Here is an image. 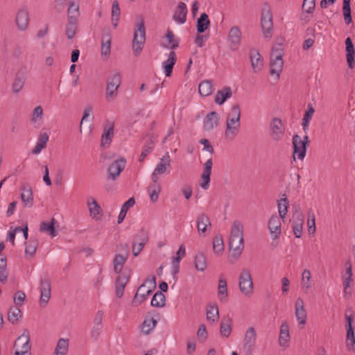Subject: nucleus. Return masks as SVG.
Segmentation results:
<instances>
[{"label": "nucleus", "mask_w": 355, "mask_h": 355, "mask_svg": "<svg viewBox=\"0 0 355 355\" xmlns=\"http://www.w3.org/2000/svg\"><path fill=\"white\" fill-rule=\"evenodd\" d=\"M243 249V225L241 221L236 220L232 223L229 238V258L232 263L238 261Z\"/></svg>", "instance_id": "1"}, {"label": "nucleus", "mask_w": 355, "mask_h": 355, "mask_svg": "<svg viewBox=\"0 0 355 355\" xmlns=\"http://www.w3.org/2000/svg\"><path fill=\"white\" fill-rule=\"evenodd\" d=\"M241 110L238 105L232 107L226 121L225 136L227 140H233L239 134L241 126Z\"/></svg>", "instance_id": "2"}, {"label": "nucleus", "mask_w": 355, "mask_h": 355, "mask_svg": "<svg viewBox=\"0 0 355 355\" xmlns=\"http://www.w3.org/2000/svg\"><path fill=\"white\" fill-rule=\"evenodd\" d=\"M283 55V46L282 44H277V46H274L272 49L270 64V74L271 76H275L277 78L279 77L284 65Z\"/></svg>", "instance_id": "3"}, {"label": "nucleus", "mask_w": 355, "mask_h": 355, "mask_svg": "<svg viewBox=\"0 0 355 355\" xmlns=\"http://www.w3.org/2000/svg\"><path fill=\"white\" fill-rule=\"evenodd\" d=\"M155 279V276L146 279L144 283L139 287L132 302L133 306H137L146 300L156 286Z\"/></svg>", "instance_id": "4"}, {"label": "nucleus", "mask_w": 355, "mask_h": 355, "mask_svg": "<svg viewBox=\"0 0 355 355\" xmlns=\"http://www.w3.org/2000/svg\"><path fill=\"white\" fill-rule=\"evenodd\" d=\"M146 40V32L144 21L141 17L139 21L137 22L135 26V31L134 33V37L132 40V49L135 55L140 54Z\"/></svg>", "instance_id": "5"}, {"label": "nucleus", "mask_w": 355, "mask_h": 355, "mask_svg": "<svg viewBox=\"0 0 355 355\" xmlns=\"http://www.w3.org/2000/svg\"><path fill=\"white\" fill-rule=\"evenodd\" d=\"M261 25L263 37L270 39L272 36L273 22L270 8L268 3H264L262 8Z\"/></svg>", "instance_id": "6"}, {"label": "nucleus", "mask_w": 355, "mask_h": 355, "mask_svg": "<svg viewBox=\"0 0 355 355\" xmlns=\"http://www.w3.org/2000/svg\"><path fill=\"white\" fill-rule=\"evenodd\" d=\"M239 286L241 293L246 297H250L253 293V282L250 271L243 268L239 277Z\"/></svg>", "instance_id": "7"}, {"label": "nucleus", "mask_w": 355, "mask_h": 355, "mask_svg": "<svg viewBox=\"0 0 355 355\" xmlns=\"http://www.w3.org/2000/svg\"><path fill=\"white\" fill-rule=\"evenodd\" d=\"M270 135L272 140L279 141L284 136V128L282 121L278 118H273L270 123Z\"/></svg>", "instance_id": "8"}, {"label": "nucleus", "mask_w": 355, "mask_h": 355, "mask_svg": "<svg viewBox=\"0 0 355 355\" xmlns=\"http://www.w3.org/2000/svg\"><path fill=\"white\" fill-rule=\"evenodd\" d=\"M114 123L113 121L106 120L103 125V132L101 135V146L103 148H107L114 136Z\"/></svg>", "instance_id": "9"}, {"label": "nucleus", "mask_w": 355, "mask_h": 355, "mask_svg": "<svg viewBox=\"0 0 355 355\" xmlns=\"http://www.w3.org/2000/svg\"><path fill=\"white\" fill-rule=\"evenodd\" d=\"M40 304L42 307H45L51 297V282L49 278L40 279Z\"/></svg>", "instance_id": "10"}, {"label": "nucleus", "mask_w": 355, "mask_h": 355, "mask_svg": "<svg viewBox=\"0 0 355 355\" xmlns=\"http://www.w3.org/2000/svg\"><path fill=\"white\" fill-rule=\"evenodd\" d=\"M24 339V343H23L21 349H16L14 355H31V345L30 344V334L27 329L23 330V333L19 336L15 342L14 347H16L17 343Z\"/></svg>", "instance_id": "11"}, {"label": "nucleus", "mask_w": 355, "mask_h": 355, "mask_svg": "<svg viewBox=\"0 0 355 355\" xmlns=\"http://www.w3.org/2000/svg\"><path fill=\"white\" fill-rule=\"evenodd\" d=\"M257 340V333L252 327H249L246 331L243 338V349L248 355L252 354Z\"/></svg>", "instance_id": "12"}, {"label": "nucleus", "mask_w": 355, "mask_h": 355, "mask_svg": "<svg viewBox=\"0 0 355 355\" xmlns=\"http://www.w3.org/2000/svg\"><path fill=\"white\" fill-rule=\"evenodd\" d=\"M170 157L168 153H166L159 160V162L155 167L151 175V179L158 180L159 176L167 173L170 168Z\"/></svg>", "instance_id": "13"}, {"label": "nucleus", "mask_w": 355, "mask_h": 355, "mask_svg": "<svg viewBox=\"0 0 355 355\" xmlns=\"http://www.w3.org/2000/svg\"><path fill=\"white\" fill-rule=\"evenodd\" d=\"M345 318L347 320L346 347L349 351L354 352L355 338L354 328L352 327L354 317L352 315H346Z\"/></svg>", "instance_id": "14"}, {"label": "nucleus", "mask_w": 355, "mask_h": 355, "mask_svg": "<svg viewBox=\"0 0 355 355\" xmlns=\"http://www.w3.org/2000/svg\"><path fill=\"white\" fill-rule=\"evenodd\" d=\"M293 234L296 238H301L303 232L304 216L300 212H295L290 220Z\"/></svg>", "instance_id": "15"}, {"label": "nucleus", "mask_w": 355, "mask_h": 355, "mask_svg": "<svg viewBox=\"0 0 355 355\" xmlns=\"http://www.w3.org/2000/svg\"><path fill=\"white\" fill-rule=\"evenodd\" d=\"M213 162L212 159L210 157L208 159L203 166V172L201 174V182L200 183V186L203 189H208L210 184V175L211 174Z\"/></svg>", "instance_id": "16"}, {"label": "nucleus", "mask_w": 355, "mask_h": 355, "mask_svg": "<svg viewBox=\"0 0 355 355\" xmlns=\"http://www.w3.org/2000/svg\"><path fill=\"white\" fill-rule=\"evenodd\" d=\"M126 161L124 158H120L114 161L107 168L108 178L112 180L120 175L125 166Z\"/></svg>", "instance_id": "17"}, {"label": "nucleus", "mask_w": 355, "mask_h": 355, "mask_svg": "<svg viewBox=\"0 0 355 355\" xmlns=\"http://www.w3.org/2000/svg\"><path fill=\"white\" fill-rule=\"evenodd\" d=\"M241 31L239 26H232L229 32L228 42L231 50L236 51L238 49L241 41Z\"/></svg>", "instance_id": "18"}, {"label": "nucleus", "mask_w": 355, "mask_h": 355, "mask_svg": "<svg viewBox=\"0 0 355 355\" xmlns=\"http://www.w3.org/2000/svg\"><path fill=\"white\" fill-rule=\"evenodd\" d=\"M293 145L294 156L297 155L299 159L302 160L306 152V141H302L299 135H295L293 137Z\"/></svg>", "instance_id": "19"}, {"label": "nucleus", "mask_w": 355, "mask_h": 355, "mask_svg": "<svg viewBox=\"0 0 355 355\" xmlns=\"http://www.w3.org/2000/svg\"><path fill=\"white\" fill-rule=\"evenodd\" d=\"M295 315L300 324L304 325L306 324L307 314L304 308V300L301 297H298L296 300Z\"/></svg>", "instance_id": "20"}, {"label": "nucleus", "mask_w": 355, "mask_h": 355, "mask_svg": "<svg viewBox=\"0 0 355 355\" xmlns=\"http://www.w3.org/2000/svg\"><path fill=\"white\" fill-rule=\"evenodd\" d=\"M280 219L282 218L276 214L272 215L269 219L268 227L273 239L279 238L281 234Z\"/></svg>", "instance_id": "21"}, {"label": "nucleus", "mask_w": 355, "mask_h": 355, "mask_svg": "<svg viewBox=\"0 0 355 355\" xmlns=\"http://www.w3.org/2000/svg\"><path fill=\"white\" fill-rule=\"evenodd\" d=\"M250 59L254 72L257 73L262 69L263 60L259 52L255 49L250 50Z\"/></svg>", "instance_id": "22"}, {"label": "nucleus", "mask_w": 355, "mask_h": 355, "mask_svg": "<svg viewBox=\"0 0 355 355\" xmlns=\"http://www.w3.org/2000/svg\"><path fill=\"white\" fill-rule=\"evenodd\" d=\"M196 225L198 234L205 236L207 227H211L209 218L205 214L201 213L196 218Z\"/></svg>", "instance_id": "23"}, {"label": "nucleus", "mask_w": 355, "mask_h": 355, "mask_svg": "<svg viewBox=\"0 0 355 355\" xmlns=\"http://www.w3.org/2000/svg\"><path fill=\"white\" fill-rule=\"evenodd\" d=\"M220 116L216 112L209 113L204 120V128L210 131L216 128L218 125Z\"/></svg>", "instance_id": "24"}, {"label": "nucleus", "mask_w": 355, "mask_h": 355, "mask_svg": "<svg viewBox=\"0 0 355 355\" xmlns=\"http://www.w3.org/2000/svg\"><path fill=\"white\" fill-rule=\"evenodd\" d=\"M346 59L348 67L352 69L354 66V46L350 37H347L345 41Z\"/></svg>", "instance_id": "25"}, {"label": "nucleus", "mask_w": 355, "mask_h": 355, "mask_svg": "<svg viewBox=\"0 0 355 355\" xmlns=\"http://www.w3.org/2000/svg\"><path fill=\"white\" fill-rule=\"evenodd\" d=\"M29 22V17L28 11L24 9H21L18 11L16 16V24L18 29L24 31L27 28Z\"/></svg>", "instance_id": "26"}, {"label": "nucleus", "mask_w": 355, "mask_h": 355, "mask_svg": "<svg viewBox=\"0 0 355 355\" xmlns=\"http://www.w3.org/2000/svg\"><path fill=\"white\" fill-rule=\"evenodd\" d=\"M218 297L221 302H226L227 301L228 291L227 282L223 275L220 277L218 280Z\"/></svg>", "instance_id": "27"}, {"label": "nucleus", "mask_w": 355, "mask_h": 355, "mask_svg": "<svg viewBox=\"0 0 355 355\" xmlns=\"http://www.w3.org/2000/svg\"><path fill=\"white\" fill-rule=\"evenodd\" d=\"M69 345L68 338H60L57 342L53 355H67L69 351Z\"/></svg>", "instance_id": "28"}, {"label": "nucleus", "mask_w": 355, "mask_h": 355, "mask_svg": "<svg viewBox=\"0 0 355 355\" xmlns=\"http://www.w3.org/2000/svg\"><path fill=\"white\" fill-rule=\"evenodd\" d=\"M21 198L25 206L31 207L33 204L32 189L28 185L23 186Z\"/></svg>", "instance_id": "29"}, {"label": "nucleus", "mask_w": 355, "mask_h": 355, "mask_svg": "<svg viewBox=\"0 0 355 355\" xmlns=\"http://www.w3.org/2000/svg\"><path fill=\"white\" fill-rule=\"evenodd\" d=\"M176 58V53L173 51L169 53L167 60L163 62L166 76L168 77L171 75Z\"/></svg>", "instance_id": "30"}, {"label": "nucleus", "mask_w": 355, "mask_h": 355, "mask_svg": "<svg viewBox=\"0 0 355 355\" xmlns=\"http://www.w3.org/2000/svg\"><path fill=\"white\" fill-rule=\"evenodd\" d=\"M207 320L211 323L218 321L219 318V311L218 306L216 304H210L207 307Z\"/></svg>", "instance_id": "31"}, {"label": "nucleus", "mask_w": 355, "mask_h": 355, "mask_svg": "<svg viewBox=\"0 0 355 355\" xmlns=\"http://www.w3.org/2000/svg\"><path fill=\"white\" fill-rule=\"evenodd\" d=\"M210 26L208 15L203 12L197 20L196 29L198 33H204Z\"/></svg>", "instance_id": "32"}, {"label": "nucleus", "mask_w": 355, "mask_h": 355, "mask_svg": "<svg viewBox=\"0 0 355 355\" xmlns=\"http://www.w3.org/2000/svg\"><path fill=\"white\" fill-rule=\"evenodd\" d=\"M48 141L49 135L45 132L41 134L38 138V141L35 146L32 149L31 153L34 155L40 153L42 150L46 148Z\"/></svg>", "instance_id": "33"}, {"label": "nucleus", "mask_w": 355, "mask_h": 355, "mask_svg": "<svg viewBox=\"0 0 355 355\" xmlns=\"http://www.w3.org/2000/svg\"><path fill=\"white\" fill-rule=\"evenodd\" d=\"M311 272L308 269H305L302 272L301 286L302 289L305 293H308L312 286L311 284Z\"/></svg>", "instance_id": "34"}, {"label": "nucleus", "mask_w": 355, "mask_h": 355, "mask_svg": "<svg viewBox=\"0 0 355 355\" xmlns=\"http://www.w3.org/2000/svg\"><path fill=\"white\" fill-rule=\"evenodd\" d=\"M315 113V109L311 104H308L307 109L305 111L304 116L302 118V125L303 130L306 132L309 125L310 121L311 120L313 114Z\"/></svg>", "instance_id": "35"}, {"label": "nucleus", "mask_w": 355, "mask_h": 355, "mask_svg": "<svg viewBox=\"0 0 355 355\" xmlns=\"http://www.w3.org/2000/svg\"><path fill=\"white\" fill-rule=\"evenodd\" d=\"M78 21L74 19H67L65 26V35L69 40H72L78 31Z\"/></svg>", "instance_id": "36"}, {"label": "nucleus", "mask_w": 355, "mask_h": 355, "mask_svg": "<svg viewBox=\"0 0 355 355\" xmlns=\"http://www.w3.org/2000/svg\"><path fill=\"white\" fill-rule=\"evenodd\" d=\"M57 221L53 218L51 219L50 223L43 221L40 224V230L41 232H46L50 236L55 237L58 234V232L55 230V225Z\"/></svg>", "instance_id": "37"}, {"label": "nucleus", "mask_w": 355, "mask_h": 355, "mask_svg": "<svg viewBox=\"0 0 355 355\" xmlns=\"http://www.w3.org/2000/svg\"><path fill=\"white\" fill-rule=\"evenodd\" d=\"M232 322L230 318H223L220 324V333L223 337L228 338L232 332Z\"/></svg>", "instance_id": "38"}, {"label": "nucleus", "mask_w": 355, "mask_h": 355, "mask_svg": "<svg viewBox=\"0 0 355 355\" xmlns=\"http://www.w3.org/2000/svg\"><path fill=\"white\" fill-rule=\"evenodd\" d=\"M278 212L279 217L284 220L288 212L289 201L286 194L282 195V198L278 201Z\"/></svg>", "instance_id": "39"}, {"label": "nucleus", "mask_w": 355, "mask_h": 355, "mask_svg": "<svg viewBox=\"0 0 355 355\" xmlns=\"http://www.w3.org/2000/svg\"><path fill=\"white\" fill-rule=\"evenodd\" d=\"M79 16L80 12L78 4L73 1H69V7L67 9V19H74L78 21Z\"/></svg>", "instance_id": "40"}, {"label": "nucleus", "mask_w": 355, "mask_h": 355, "mask_svg": "<svg viewBox=\"0 0 355 355\" xmlns=\"http://www.w3.org/2000/svg\"><path fill=\"white\" fill-rule=\"evenodd\" d=\"M195 268L198 271L203 272L207 268V259L205 254L200 252L194 257Z\"/></svg>", "instance_id": "41"}, {"label": "nucleus", "mask_w": 355, "mask_h": 355, "mask_svg": "<svg viewBox=\"0 0 355 355\" xmlns=\"http://www.w3.org/2000/svg\"><path fill=\"white\" fill-rule=\"evenodd\" d=\"M289 327L286 322H283L281 325L280 334H279V345L281 346L286 345L289 341Z\"/></svg>", "instance_id": "42"}, {"label": "nucleus", "mask_w": 355, "mask_h": 355, "mask_svg": "<svg viewBox=\"0 0 355 355\" xmlns=\"http://www.w3.org/2000/svg\"><path fill=\"white\" fill-rule=\"evenodd\" d=\"M135 200L134 198H129L121 207V211L118 216L117 222L119 224L121 223L124 220L128 210L134 206Z\"/></svg>", "instance_id": "43"}, {"label": "nucleus", "mask_w": 355, "mask_h": 355, "mask_svg": "<svg viewBox=\"0 0 355 355\" xmlns=\"http://www.w3.org/2000/svg\"><path fill=\"white\" fill-rule=\"evenodd\" d=\"M128 256L121 254H116L115 255L113 261L114 270L115 272H121L125 262L128 259Z\"/></svg>", "instance_id": "44"}, {"label": "nucleus", "mask_w": 355, "mask_h": 355, "mask_svg": "<svg viewBox=\"0 0 355 355\" xmlns=\"http://www.w3.org/2000/svg\"><path fill=\"white\" fill-rule=\"evenodd\" d=\"M157 320L153 318H146L141 324V332L144 334H149L155 327Z\"/></svg>", "instance_id": "45"}, {"label": "nucleus", "mask_w": 355, "mask_h": 355, "mask_svg": "<svg viewBox=\"0 0 355 355\" xmlns=\"http://www.w3.org/2000/svg\"><path fill=\"white\" fill-rule=\"evenodd\" d=\"M43 110L41 106L36 107L32 114L31 121L35 124V126L39 128L43 123Z\"/></svg>", "instance_id": "46"}, {"label": "nucleus", "mask_w": 355, "mask_h": 355, "mask_svg": "<svg viewBox=\"0 0 355 355\" xmlns=\"http://www.w3.org/2000/svg\"><path fill=\"white\" fill-rule=\"evenodd\" d=\"M120 85L121 76L119 73L114 72L109 76L106 89H119Z\"/></svg>", "instance_id": "47"}, {"label": "nucleus", "mask_w": 355, "mask_h": 355, "mask_svg": "<svg viewBox=\"0 0 355 355\" xmlns=\"http://www.w3.org/2000/svg\"><path fill=\"white\" fill-rule=\"evenodd\" d=\"M111 35L107 33L103 35L101 40V53L107 55L110 53Z\"/></svg>", "instance_id": "48"}, {"label": "nucleus", "mask_w": 355, "mask_h": 355, "mask_svg": "<svg viewBox=\"0 0 355 355\" xmlns=\"http://www.w3.org/2000/svg\"><path fill=\"white\" fill-rule=\"evenodd\" d=\"M21 317V310L17 306L10 308L8 313V319L12 324H15Z\"/></svg>", "instance_id": "49"}, {"label": "nucleus", "mask_w": 355, "mask_h": 355, "mask_svg": "<svg viewBox=\"0 0 355 355\" xmlns=\"http://www.w3.org/2000/svg\"><path fill=\"white\" fill-rule=\"evenodd\" d=\"M148 241V233L144 229H141L138 231L133 237L132 242L141 243V244H146Z\"/></svg>", "instance_id": "50"}, {"label": "nucleus", "mask_w": 355, "mask_h": 355, "mask_svg": "<svg viewBox=\"0 0 355 355\" xmlns=\"http://www.w3.org/2000/svg\"><path fill=\"white\" fill-rule=\"evenodd\" d=\"M165 304V296L162 291H157L151 300V305L155 307H162Z\"/></svg>", "instance_id": "51"}, {"label": "nucleus", "mask_w": 355, "mask_h": 355, "mask_svg": "<svg viewBox=\"0 0 355 355\" xmlns=\"http://www.w3.org/2000/svg\"><path fill=\"white\" fill-rule=\"evenodd\" d=\"M7 261L6 257L0 258V282L5 284L7 281L8 272L6 270Z\"/></svg>", "instance_id": "52"}, {"label": "nucleus", "mask_w": 355, "mask_h": 355, "mask_svg": "<svg viewBox=\"0 0 355 355\" xmlns=\"http://www.w3.org/2000/svg\"><path fill=\"white\" fill-rule=\"evenodd\" d=\"M87 206L90 212V215L92 217H96L100 214L101 211V207L97 203L96 200L94 198H91L87 200Z\"/></svg>", "instance_id": "53"}, {"label": "nucleus", "mask_w": 355, "mask_h": 355, "mask_svg": "<svg viewBox=\"0 0 355 355\" xmlns=\"http://www.w3.org/2000/svg\"><path fill=\"white\" fill-rule=\"evenodd\" d=\"M232 95L231 90H218L215 98V103L218 105H222Z\"/></svg>", "instance_id": "54"}, {"label": "nucleus", "mask_w": 355, "mask_h": 355, "mask_svg": "<svg viewBox=\"0 0 355 355\" xmlns=\"http://www.w3.org/2000/svg\"><path fill=\"white\" fill-rule=\"evenodd\" d=\"M120 14L121 12L119 3L115 1L113 2L112 8V21L114 27L117 26V22L119 19Z\"/></svg>", "instance_id": "55"}, {"label": "nucleus", "mask_w": 355, "mask_h": 355, "mask_svg": "<svg viewBox=\"0 0 355 355\" xmlns=\"http://www.w3.org/2000/svg\"><path fill=\"white\" fill-rule=\"evenodd\" d=\"M25 254L33 257L35 254L37 249V241L31 239L28 242L25 243Z\"/></svg>", "instance_id": "56"}, {"label": "nucleus", "mask_w": 355, "mask_h": 355, "mask_svg": "<svg viewBox=\"0 0 355 355\" xmlns=\"http://www.w3.org/2000/svg\"><path fill=\"white\" fill-rule=\"evenodd\" d=\"M213 249L216 254H219L223 251L224 244L221 236H216L214 238Z\"/></svg>", "instance_id": "57"}, {"label": "nucleus", "mask_w": 355, "mask_h": 355, "mask_svg": "<svg viewBox=\"0 0 355 355\" xmlns=\"http://www.w3.org/2000/svg\"><path fill=\"white\" fill-rule=\"evenodd\" d=\"M315 9V0H303L302 10L308 13L312 14Z\"/></svg>", "instance_id": "58"}, {"label": "nucleus", "mask_w": 355, "mask_h": 355, "mask_svg": "<svg viewBox=\"0 0 355 355\" xmlns=\"http://www.w3.org/2000/svg\"><path fill=\"white\" fill-rule=\"evenodd\" d=\"M153 148V142L151 141L146 142L143 148V150L140 155L139 161L140 162H143L145 157L150 153Z\"/></svg>", "instance_id": "59"}, {"label": "nucleus", "mask_w": 355, "mask_h": 355, "mask_svg": "<svg viewBox=\"0 0 355 355\" xmlns=\"http://www.w3.org/2000/svg\"><path fill=\"white\" fill-rule=\"evenodd\" d=\"M103 326L93 325L91 330V338L94 341H96L102 331Z\"/></svg>", "instance_id": "60"}, {"label": "nucleus", "mask_w": 355, "mask_h": 355, "mask_svg": "<svg viewBox=\"0 0 355 355\" xmlns=\"http://www.w3.org/2000/svg\"><path fill=\"white\" fill-rule=\"evenodd\" d=\"M343 12L345 22L346 24L349 25L352 21L350 6H343Z\"/></svg>", "instance_id": "61"}, {"label": "nucleus", "mask_w": 355, "mask_h": 355, "mask_svg": "<svg viewBox=\"0 0 355 355\" xmlns=\"http://www.w3.org/2000/svg\"><path fill=\"white\" fill-rule=\"evenodd\" d=\"M345 266H346L345 272L343 275L342 279H347L348 280H352V275H353L352 268V265H351L349 261L346 262Z\"/></svg>", "instance_id": "62"}, {"label": "nucleus", "mask_w": 355, "mask_h": 355, "mask_svg": "<svg viewBox=\"0 0 355 355\" xmlns=\"http://www.w3.org/2000/svg\"><path fill=\"white\" fill-rule=\"evenodd\" d=\"M209 35H202V33L197 34L195 39V44L199 46L202 47L205 45V42L208 40Z\"/></svg>", "instance_id": "63"}, {"label": "nucleus", "mask_w": 355, "mask_h": 355, "mask_svg": "<svg viewBox=\"0 0 355 355\" xmlns=\"http://www.w3.org/2000/svg\"><path fill=\"white\" fill-rule=\"evenodd\" d=\"M129 279H130L129 274L123 272L121 273L117 277L115 282L119 284H121V285H123L125 286L127 283L128 282Z\"/></svg>", "instance_id": "64"}]
</instances>
